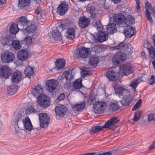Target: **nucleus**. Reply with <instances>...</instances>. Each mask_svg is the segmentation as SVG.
<instances>
[{"mask_svg":"<svg viewBox=\"0 0 155 155\" xmlns=\"http://www.w3.org/2000/svg\"><path fill=\"white\" fill-rule=\"evenodd\" d=\"M90 24L89 18L85 16L81 17L79 19V24L82 28H85L88 27Z\"/></svg>","mask_w":155,"mask_h":155,"instance_id":"ddd939ff","label":"nucleus"},{"mask_svg":"<svg viewBox=\"0 0 155 155\" xmlns=\"http://www.w3.org/2000/svg\"><path fill=\"white\" fill-rule=\"evenodd\" d=\"M30 111L31 112L36 113L38 111L36 109H35L33 108H31L30 109Z\"/></svg>","mask_w":155,"mask_h":155,"instance_id":"774afa93","label":"nucleus"},{"mask_svg":"<svg viewBox=\"0 0 155 155\" xmlns=\"http://www.w3.org/2000/svg\"><path fill=\"white\" fill-rule=\"evenodd\" d=\"M25 76L30 77V76L33 75L34 74V70L32 67L28 65L26 67L24 72Z\"/></svg>","mask_w":155,"mask_h":155,"instance_id":"f704fd0d","label":"nucleus"},{"mask_svg":"<svg viewBox=\"0 0 155 155\" xmlns=\"http://www.w3.org/2000/svg\"><path fill=\"white\" fill-rule=\"evenodd\" d=\"M116 27V25L114 23L109 24L107 26L106 28L107 31L106 32L108 34H113L115 31H117Z\"/></svg>","mask_w":155,"mask_h":155,"instance_id":"c756f323","label":"nucleus"},{"mask_svg":"<svg viewBox=\"0 0 155 155\" xmlns=\"http://www.w3.org/2000/svg\"><path fill=\"white\" fill-rule=\"evenodd\" d=\"M142 112L141 110L137 111L135 113L134 118L133 120L134 121H137L139 120V118L141 116Z\"/></svg>","mask_w":155,"mask_h":155,"instance_id":"c03bdc74","label":"nucleus"},{"mask_svg":"<svg viewBox=\"0 0 155 155\" xmlns=\"http://www.w3.org/2000/svg\"><path fill=\"white\" fill-rule=\"evenodd\" d=\"M124 47L123 42H121L118 44L117 45L115 46L114 48L116 49H121L122 48Z\"/></svg>","mask_w":155,"mask_h":155,"instance_id":"13d9d810","label":"nucleus"},{"mask_svg":"<svg viewBox=\"0 0 155 155\" xmlns=\"http://www.w3.org/2000/svg\"><path fill=\"white\" fill-rule=\"evenodd\" d=\"M23 120L22 124H23L25 129L29 131L33 129V126L29 117H26L24 118Z\"/></svg>","mask_w":155,"mask_h":155,"instance_id":"dca6fc26","label":"nucleus"},{"mask_svg":"<svg viewBox=\"0 0 155 155\" xmlns=\"http://www.w3.org/2000/svg\"><path fill=\"white\" fill-rule=\"evenodd\" d=\"M41 99L39 101L40 104L43 107L46 108L49 106V101L48 100L47 96L44 95L42 97L38 98Z\"/></svg>","mask_w":155,"mask_h":155,"instance_id":"b1692460","label":"nucleus"},{"mask_svg":"<svg viewBox=\"0 0 155 155\" xmlns=\"http://www.w3.org/2000/svg\"><path fill=\"white\" fill-rule=\"evenodd\" d=\"M135 30V29L134 28L132 27L130 25H127L124 28V35L127 38H131L134 35Z\"/></svg>","mask_w":155,"mask_h":155,"instance_id":"6ab92c4d","label":"nucleus"},{"mask_svg":"<svg viewBox=\"0 0 155 155\" xmlns=\"http://www.w3.org/2000/svg\"><path fill=\"white\" fill-rule=\"evenodd\" d=\"M108 34L106 31H101L98 34L97 40L99 42H103L107 39Z\"/></svg>","mask_w":155,"mask_h":155,"instance_id":"a878e982","label":"nucleus"},{"mask_svg":"<svg viewBox=\"0 0 155 155\" xmlns=\"http://www.w3.org/2000/svg\"><path fill=\"white\" fill-rule=\"evenodd\" d=\"M145 5L146 6V8L147 9H150L151 7V4L149 3L148 2H146L145 3Z\"/></svg>","mask_w":155,"mask_h":155,"instance_id":"e2e57ef3","label":"nucleus"},{"mask_svg":"<svg viewBox=\"0 0 155 155\" xmlns=\"http://www.w3.org/2000/svg\"><path fill=\"white\" fill-rule=\"evenodd\" d=\"M145 14L147 20L149 21L151 23H153V21L151 17V13L147 9L146 10Z\"/></svg>","mask_w":155,"mask_h":155,"instance_id":"de8ad7c7","label":"nucleus"},{"mask_svg":"<svg viewBox=\"0 0 155 155\" xmlns=\"http://www.w3.org/2000/svg\"><path fill=\"white\" fill-rule=\"evenodd\" d=\"M22 74L21 72L16 71L13 73L12 80L13 83L18 84L21 80Z\"/></svg>","mask_w":155,"mask_h":155,"instance_id":"2eb2a0df","label":"nucleus"},{"mask_svg":"<svg viewBox=\"0 0 155 155\" xmlns=\"http://www.w3.org/2000/svg\"><path fill=\"white\" fill-rule=\"evenodd\" d=\"M144 46L148 50L150 56L152 59H155V48L152 46L150 43L147 41L144 44Z\"/></svg>","mask_w":155,"mask_h":155,"instance_id":"a211bd4d","label":"nucleus"},{"mask_svg":"<svg viewBox=\"0 0 155 155\" xmlns=\"http://www.w3.org/2000/svg\"><path fill=\"white\" fill-rule=\"evenodd\" d=\"M141 55L142 58L144 59H147L146 56L145 55V52L142 51L141 53Z\"/></svg>","mask_w":155,"mask_h":155,"instance_id":"0e129e2a","label":"nucleus"},{"mask_svg":"<svg viewBox=\"0 0 155 155\" xmlns=\"http://www.w3.org/2000/svg\"><path fill=\"white\" fill-rule=\"evenodd\" d=\"M112 153L110 151L102 153L103 155H111Z\"/></svg>","mask_w":155,"mask_h":155,"instance_id":"338daca9","label":"nucleus"},{"mask_svg":"<svg viewBox=\"0 0 155 155\" xmlns=\"http://www.w3.org/2000/svg\"><path fill=\"white\" fill-rule=\"evenodd\" d=\"M68 8V4L65 2L63 1L57 7V11L60 15H63L66 13Z\"/></svg>","mask_w":155,"mask_h":155,"instance_id":"0eeeda50","label":"nucleus"},{"mask_svg":"<svg viewBox=\"0 0 155 155\" xmlns=\"http://www.w3.org/2000/svg\"><path fill=\"white\" fill-rule=\"evenodd\" d=\"M132 101L129 92H126L120 102L123 106H127L130 105Z\"/></svg>","mask_w":155,"mask_h":155,"instance_id":"4468645a","label":"nucleus"},{"mask_svg":"<svg viewBox=\"0 0 155 155\" xmlns=\"http://www.w3.org/2000/svg\"><path fill=\"white\" fill-rule=\"evenodd\" d=\"M16 21L18 25L22 27L25 26L30 22L26 17L23 16L18 18L16 19Z\"/></svg>","mask_w":155,"mask_h":155,"instance_id":"5701e85b","label":"nucleus"},{"mask_svg":"<svg viewBox=\"0 0 155 155\" xmlns=\"http://www.w3.org/2000/svg\"><path fill=\"white\" fill-rule=\"evenodd\" d=\"M134 71V68L130 63L123 64L119 67V72L122 75H129Z\"/></svg>","mask_w":155,"mask_h":155,"instance_id":"7ed1b4c3","label":"nucleus"},{"mask_svg":"<svg viewBox=\"0 0 155 155\" xmlns=\"http://www.w3.org/2000/svg\"><path fill=\"white\" fill-rule=\"evenodd\" d=\"M23 116L21 114H18L15 116L14 118L12 121V123L14 126L15 131L18 132L21 126H22L23 122Z\"/></svg>","mask_w":155,"mask_h":155,"instance_id":"f03ea898","label":"nucleus"},{"mask_svg":"<svg viewBox=\"0 0 155 155\" xmlns=\"http://www.w3.org/2000/svg\"><path fill=\"white\" fill-rule=\"evenodd\" d=\"M114 3L118 4L119 3L122 1V0H111Z\"/></svg>","mask_w":155,"mask_h":155,"instance_id":"69168bd1","label":"nucleus"},{"mask_svg":"<svg viewBox=\"0 0 155 155\" xmlns=\"http://www.w3.org/2000/svg\"><path fill=\"white\" fill-rule=\"evenodd\" d=\"M86 105L85 102L84 101H83L82 103L73 105V107L74 110L79 111L84 109Z\"/></svg>","mask_w":155,"mask_h":155,"instance_id":"e433bc0d","label":"nucleus"},{"mask_svg":"<svg viewBox=\"0 0 155 155\" xmlns=\"http://www.w3.org/2000/svg\"><path fill=\"white\" fill-rule=\"evenodd\" d=\"M30 0H18V6L20 8L28 6L30 2Z\"/></svg>","mask_w":155,"mask_h":155,"instance_id":"4c0bfd02","label":"nucleus"},{"mask_svg":"<svg viewBox=\"0 0 155 155\" xmlns=\"http://www.w3.org/2000/svg\"><path fill=\"white\" fill-rule=\"evenodd\" d=\"M19 28L16 23H13L10 26L9 32L12 35H15L19 31Z\"/></svg>","mask_w":155,"mask_h":155,"instance_id":"7c9ffc66","label":"nucleus"},{"mask_svg":"<svg viewBox=\"0 0 155 155\" xmlns=\"http://www.w3.org/2000/svg\"><path fill=\"white\" fill-rule=\"evenodd\" d=\"M65 64V61L64 59L59 58L56 60L55 66L59 69H61L64 67Z\"/></svg>","mask_w":155,"mask_h":155,"instance_id":"cd10ccee","label":"nucleus"},{"mask_svg":"<svg viewBox=\"0 0 155 155\" xmlns=\"http://www.w3.org/2000/svg\"><path fill=\"white\" fill-rule=\"evenodd\" d=\"M75 32L74 28H69L67 29L66 32V37L68 38L73 40L75 38Z\"/></svg>","mask_w":155,"mask_h":155,"instance_id":"4be33fe9","label":"nucleus"},{"mask_svg":"<svg viewBox=\"0 0 155 155\" xmlns=\"http://www.w3.org/2000/svg\"><path fill=\"white\" fill-rule=\"evenodd\" d=\"M107 106L106 102L98 101L94 105V111L96 113L101 114L105 110Z\"/></svg>","mask_w":155,"mask_h":155,"instance_id":"20e7f679","label":"nucleus"},{"mask_svg":"<svg viewBox=\"0 0 155 155\" xmlns=\"http://www.w3.org/2000/svg\"><path fill=\"white\" fill-rule=\"evenodd\" d=\"M155 148V140L152 143L149 148V150H151Z\"/></svg>","mask_w":155,"mask_h":155,"instance_id":"680f3d73","label":"nucleus"},{"mask_svg":"<svg viewBox=\"0 0 155 155\" xmlns=\"http://www.w3.org/2000/svg\"><path fill=\"white\" fill-rule=\"evenodd\" d=\"M65 95L64 93H61L60 94V95L56 99V101L57 102H59L60 101H61L65 98Z\"/></svg>","mask_w":155,"mask_h":155,"instance_id":"5fc2aeb1","label":"nucleus"},{"mask_svg":"<svg viewBox=\"0 0 155 155\" xmlns=\"http://www.w3.org/2000/svg\"><path fill=\"white\" fill-rule=\"evenodd\" d=\"M12 70L7 66H3L0 69V75L4 78H7L12 74Z\"/></svg>","mask_w":155,"mask_h":155,"instance_id":"9d476101","label":"nucleus"},{"mask_svg":"<svg viewBox=\"0 0 155 155\" xmlns=\"http://www.w3.org/2000/svg\"><path fill=\"white\" fill-rule=\"evenodd\" d=\"M82 81L81 79H78L73 82L72 86L75 90H79L82 87Z\"/></svg>","mask_w":155,"mask_h":155,"instance_id":"c9c22d12","label":"nucleus"},{"mask_svg":"<svg viewBox=\"0 0 155 155\" xmlns=\"http://www.w3.org/2000/svg\"><path fill=\"white\" fill-rule=\"evenodd\" d=\"M102 46L96 45L94 47L95 51L96 53H100L102 51Z\"/></svg>","mask_w":155,"mask_h":155,"instance_id":"8fccbe9b","label":"nucleus"},{"mask_svg":"<svg viewBox=\"0 0 155 155\" xmlns=\"http://www.w3.org/2000/svg\"><path fill=\"white\" fill-rule=\"evenodd\" d=\"M64 78L67 80L70 81L73 78L72 73H70L69 71H66L64 74Z\"/></svg>","mask_w":155,"mask_h":155,"instance_id":"a18cd8bd","label":"nucleus"},{"mask_svg":"<svg viewBox=\"0 0 155 155\" xmlns=\"http://www.w3.org/2000/svg\"><path fill=\"white\" fill-rule=\"evenodd\" d=\"M32 39L30 36H28L25 38L23 41H22V43L29 44L31 42Z\"/></svg>","mask_w":155,"mask_h":155,"instance_id":"3c124183","label":"nucleus"},{"mask_svg":"<svg viewBox=\"0 0 155 155\" xmlns=\"http://www.w3.org/2000/svg\"><path fill=\"white\" fill-rule=\"evenodd\" d=\"M42 10V8L40 7H38L36 9L35 13L39 15Z\"/></svg>","mask_w":155,"mask_h":155,"instance_id":"052dcab7","label":"nucleus"},{"mask_svg":"<svg viewBox=\"0 0 155 155\" xmlns=\"http://www.w3.org/2000/svg\"><path fill=\"white\" fill-rule=\"evenodd\" d=\"M148 83L150 84H153L155 83V77L154 75H152L149 80Z\"/></svg>","mask_w":155,"mask_h":155,"instance_id":"864d4df0","label":"nucleus"},{"mask_svg":"<svg viewBox=\"0 0 155 155\" xmlns=\"http://www.w3.org/2000/svg\"><path fill=\"white\" fill-rule=\"evenodd\" d=\"M95 25L98 31H100L102 29V25L100 21H96L95 22Z\"/></svg>","mask_w":155,"mask_h":155,"instance_id":"09e8293b","label":"nucleus"},{"mask_svg":"<svg viewBox=\"0 0 155 155\" xmlns=\"http://www.w3.org/2000/svg\"><path fill=\"white\" fill-rule=\"evenodd\" d=\"M90 71L86 70H83L82 71V74L83 77H85L87 75L90 74Z\"/></svg>","mask_w":155,"mask_h":155,"instance_id":"4d7b16f0","label":"nucleus"},{"mask_svg":"<svg viewBox=\"0 0 155 155\" xmlns=\"http://www.w3.org/2000/svg\"><path fill=\"white\" fill-rule=\"evenodd\" d=\"M58 83L54 79L48 80L46 83L47 90L50 92L54 91L56 89Z\"/></svg>","mask_w":155,"mask_h":155,"instance_id":"9b49d317","label":"nucleus"},{"mask_svg":"<svg viewBox=\"0 0 155 155\" xmlns=\"http://www.w3.org/2000/svg\"><path fill=\"white\" fill-rule=\"evenodd\" d=\"M95 10L96 9L94 7H88L87 9V12L90 13V16L92 18H94L96 17Z\"/></svg>","mask_w":155,"mask_h":155,"instance_id":"58836bf2","label":"nucleus"},{"mask_svg":"<svg viewBox=\"0 0 155 155\" xmlns=\"http://www.w3.org/2000/svg\"><path fill=\"white\" fill-rule=\"evenodd\" d=\"M114 88L115 93L120 97L122 96L125 91H127L125 89L118 84L114 86Z\"/></svg>","mask_w":155,"mask_h":155,"instance_id":"bb28decb","label":"nucleus"},{"mask_svg":"<svg viewBox=\"0 0 155 155\" xmlns=\"http://www.w3.org/2000/svg\"><path fill=\"white\" fill-rule=\"evenodd\" d=\"M118 73L115 71H109L106 73V76L110 81H115L118 78Z\"/></svg>","mask_w":155,"mask_h":155,"instance_id":"412c9836","label":"nucleus"},{"mask_svg":"<svg viewBox=\"0 0 155 155\" xmlns=\"http://www.w3.org/2000/svg\"><path fill=\"white\" fill-rule=\"evenodd\" d=\"M98 62V57L94 55L90 57L89 64L91 66L95 67L97 65Z\"/></svg>","mask_w":155,"mask_h":155,"instance_id":"473e14b6","label":"nucleus"},{"mask_svg":"<svg viewBox=\"0 0 155 155\" xmlns=\"http://www.w3.org/2000/svg\"><path fill=\"white\" fill-rule=\"evenodd\" d=\"M67 111L66 107L63 104H58L55 108V113L60 117H64Z\"/></svg>","mask_w":155,"mask_h":155,"instance_id":"6e6552de","label":"nucleus"},{"mask_svg":"<svg viewBox=\"0 0 155 155\" xmlns=\"http://www.w3.org/2000/svg\"><path fill=\"white\" fill-rule=\"evenodd\" d=\"M13 38L10 36H6V37L2 38L1 39V43L4 45H7L8 46L11 45V42Z\"/></svg>","mask_w":155,"mask_h":155,"instance_id":"2f4dec72","label":"nucleus"},{"mask_svg":"<svg viewBox=\"0 0 155 155\" xmlns=\"http://www.w3.org/2000/svg\"><path fill=\"white\" fill-rule=\"evenodd\" d=\"M142 100L141 99H139L136 104H135L134 107L132 108L133 110H136L139 108L141 105Z\"/></svg>","mask_w":155,"mask_h":155,"instance_id":"49530a36","label":"nucleus"},{"mask_svg":"<svg viewBox=\"0 0 155 155\" xmlns=\"http://www.w3.org/2000/svg\"><path fill=\"white\" fill-rule=\"evenodd\" d=\"M36 27L35 25L31 23L28 25L25 29H21V30L23 32L26 31L27 32H34L35 31Z\"/></svg>","mask_w":155,"mask_h":155,"instance_id":"c85d7f7f","label":"nucleus"},{"mask_svg":"<svg viewBox=\"0 0 155 155\" xmlns=\"http://www.w3.org/2000/svg\"><path fill=\"white\" fill-rule=\"evenodd\" d=\"M125 19V17L123 14L118 13L115 15L114 21L117 24H121L124 22Z\"/></svg>","mask_w":155,"mask_h":155,"instance_id":"aec40b11","label":"nucleus"},{"mask_svg":"<svg viewBox=\"0 0 155 155\" xmlns=\"http://www.w3.org/2000/svg\"><path fill=\"white\" fill-rule=\"evenodd\" d=\"M148 120L149 122L154 121L155 122V117L153 114H150L148 116Z\"/></svg>","mask_w":155,"mask_h":155,"instance_id":"603ef678","label":"nucleus"},{"mask_svg":"<svg viewBox=\"0 0 155 155\" xmlns=\"http://www.w3.org/2000/svg\"><path fill=\"white\" fill-rule=\"evenodd\" d=\"M89 49L84 47H82L79 48L78 49L79 54L77 55V58H87L89 54Z\"/></svg>","mask_w":155,"mask_h":155,"instance_id":"f3484780","label":"nucleus"},{"mask_svg":"<svg viewBox=\"0 0 155 155\" xmlns=\"http://www.w3.org/2000/svg\"><path fill=\"white\" fill-rule=\"evenodd\" d=\"M51 34L52 38L55 40L61 41L62 39L61 33L58 30H53Z\"/></svg>","mask_w":155,"mask_h":155,"instance_id":"72a5a7b5","label":"nucleus"},{"mask_svg":"<svg viewBox=\"0 0 155 155\" xmlns=\"http://www.w3.org/2000/svg\"><path fill=\"white\" fill-rule=\"evenodd\" d=\"M126 58V55L124 53L119 52L114 56L112 61L114 64L117 66L123 63Z\"/></svg>","mask_w":155,"mask_h":155,"instance_id":"39448f33","label":"nucleus"},{"mask_svg":"<svg viewBox=\"0 0 155 155\" xmlns=\"http://www.w3.org/2000/svg\"><path fill=\"white\" fill-rule=\"evenodd\" d=\"M14 54L11 52L5 51L1 55V58L3 61L6 63L12 62L15 59Z\"/></svg>","mask_w":155,"mask_h":155,"instance_id":"423d86ee","label":"nucleus"},{"mask_svg":"<svg viewBox=\"0 0 155 155\" xmlns=\"http://www.w3.org/2000/svg\"><path fill=\"white\" fill-rule=\"evenodd\" d=\"M120 108V107L117 102L111 103L110 104V108L114 111L118 110Z\"/></svg>","mask_w":155,"mask_h":155,"instance_id":"a19ab883","label":"nucleus"},{"mask_svg":"<svg viewBox=\"0 0 155 155\" xmlns=\"http://www.w3.org/2000/svg\"><path fill=\"white\" fill-rule=\"evenodd\" d=\"M117 119V117H114L108 120L102 127L98 125L93 126L91 129L90 133L91 134L96 133L102 131L103 128H109L110 127L114 126L120 121Z\"/></svg>","mask_w":155,"mask_h":155,"instance_id":"f257e3e1","label":"nucleus"},{"mask_svg":"<svg viewBox=\"0 0 155 155\" xmlns=\"http://www.w3.org/2000/svg\"><path fill=\"white\" fill-rule=\"evenodd\" d=\"M12 45L13 47L15 49H19L21 48V45L20 42L18 40H12L11 42V45Z\"/></svg>","mask_w":155,"mask_h":155,"instance_id":"ea45409f","label":"nucleus"},{"mask_svg":"<svg viewBox=\"0 0 155 155\" xmlns=\"http://www.w3.org/2000/svg\"><path fill=\"white\" fill-rule=\"evenodd\" d=\"M43 92V87L39 85L36 86L32 90V93L38 98L42 97L44 95L42 94Z\"/></svg>","mask_w":155,"mask_h":155,"instance_id":"f8f14e48","label":"nucleus"},{"mask_svg":"<svg viewBox=\"0 0 155 155\" xmlns=\"http://www.w3.org/2000/svg\"><path fill=\"white\" fill-rule=\"evenodd\" d=\"M135 23V19L132 17H129L125 20V24L127 25H130Z\"/></svg>","mask_w":155,"mask_h":155,"instance_id":"37998d69","label":"nucleus"},{"mask_svg":"<svg viewBox=\"0 0 155 155\" xmlns=\"http://www.w3.org/2000/svg\"><path fill=\"white\" fill-rule=\"evenodd\" d=\"M28 56V52L25 50H21L18 52V57L20 60H25L27 59Z\"/></svg>","mask_w":155,"mask_h":155,"instance_id":"393cba45","label":"nucleus"},{"mask_svg":"<svg viewBox=\"0 0 155 155\" xmlns=\"http://www.w3.org/2000/svg\"><path fill=\"white\" fill-rule=\"evenodd\" d=\"M137 81H135L133 82H132L130 84L131 87L133 89H135L137 87L138 84Z\"/></svg>","mask_w":155,"mask_h":155,"instance_id":"6e6d98bb","label":"nucleus"},{"mask_svg":"<svg viewBox=\"0 0 155 155\" xmlns=\"http://www.w3.org/2000/svg\"><path fill=\"white\" fill-rule=\"evenodd\" d=\"M40 126L44 128L47 126L49 122V118L46 113H42L39 114Z\"/></svg>","mask_w":155,"mask_h":155,"instance_id":"1a4fd4ad","label":"nucleus"},{"mask_svg":"<svg viewBox=\"0 0 155 155\" xmlns=\"http://www.w3.org/2000/svg\"><path fill=\"white\" fill-rule=\"evenodd\" d=\"M136 4L137 6L136 7V9L138 10V12H139L140 10V1L139 0H135Z\"/></svg>","mask_w":155,"mask_h":155,"instance_id":"bf43d9fd","label":"nucleus"},{"mask_svg":"<svg viewBox=\"0 0 155 155\" xmlns=\"http://www.w3.org/2000/svg\"><path fill=\"white\" fill-rule=\"evenodd\" d=\"M17 90V86L15 85H12L10 87L8 93L10 95H12L16 93Z\"/></svg>","mask_w":155,"mask_h":155,"instance_id":"79ce46f5","label":"nucleus"}]
</instances>
